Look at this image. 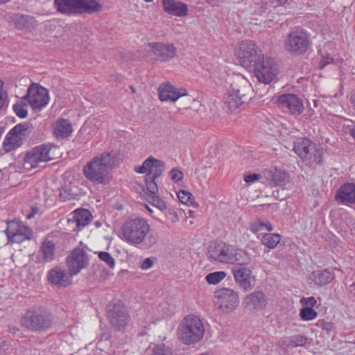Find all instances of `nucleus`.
<instances>
[{
  "label": "nucleus",
  "instance_id": "473e14b6",
  "mask_svg": "<svg viewBox=\"0 0 355 355\" xmlns=\"http://www.w3.org/2000/svg\"><path fill=\"white\" fill-rule=\"evenodd\" d=\"M307 341L306 337L303 335L297 334L286 337L282 341L284 345L287 347H296L304 346Z\"/></svg>",
  "mask_w": 355,
  "mask_h": 355
},
{
  "label": "nucleus",
  "instance_id": "dca6fc26",
  "mask_svg": "<svg viewBox=\"0 0 355 355\" xmlns=\"http://www.w3.org/2000/svg\"><path fill=\"white\" fill-rule=\"evenodd\" d=\"M130 315L125 304L120 300L112 304V329L124 331L129 321Z\"/></svg>",
  "mask_w": 355,
  "mask_h": 355
},
{
  "label": "nucleus",
  "instance_id": "a211bd4d",
  "mask_svg": "<svg viewBox=\"0 0 355 355\" xmlns=\"http://www.w3.org/2000/svg\"><path fill=\"white\" fill-rule=\"evenodd\" d=\"M50 149L45 145H40L31 151L25 156V164L29 168H35L40 162H46L51 159L49 155Z\"/></svg>",
  "mask_w": 355,
  "mask_h": 355
},
{
  "label": "nucleus",
  "instance_id": "6ab92c4d",
  "mask_svg": "<svg viewBox=\"0 0 355 355\" xmlns=\"http://www.w3.org/2000/svg\"><path fill=\"white\" fill-rule=\"evenodd\" d=\"M215 297L218 300L220 307L225 308L227 310L232 311L239 305L238 293L232 289L223 288L217 290L214 293Z\"/></svg>",
  "mask_w": 355,
  "mask_h": 355
},
{
  "label": "nucleus",
  "instance_id": "5fc2aeb1",
  "mask_svg": "<svg viewBox=\"0 0 355 355\" xmlns=\"http://www.w3.org/2000/svg\"><path fill=\"white\" fill-rule=\"evenodd\" d=\"M123 155H121V154H119V156L117 157H112V168L114 166H118L121 163V162L123 160Z\"/></svg>",
  "mask_w": 355,
  "mask_h": 355
},
{
  "label": "nucleus",
  "instance_id": "9b49d317",
  "mask_svg": "<svg viewBox=\"0 0 355 355\" xmlns=\"http://www.w3.org/2000/svg\"><path fill=\"white\" fill-rule=\"evenodd\" d=\"M255 76L260 83L270 84L279 73V69L275 61L263 56L255 64H253Z\"/></svg>",
  "mask_w": 355,
  "mask_h": 355
},
{
  "label": "nucleus",
  "instance_id": "cd10ccee",
  "mask_svg": "<svg viewBox=\"0 0 355 355\" xmlns=\"http://www.w3.org/2000/svg\"><path fill=\"white\" fill-rule=\"evenodd\" d=\"M312 278L315 284L322 286L330 284L334 279L335 275L332 270L324 269L313 272Z\"/></svg>",
  "mask_w": 355,
  "mask_h": 355
},
{
  "label": "nucleus",
  "instance_id": "ddd939ff",
  "mask_svg": "<svg viewBox=\"0 0 355 355\" xmlns=\"http://www.w3.org/2000/svg\"><path fill=\"white\" fill-rule=\"evenodd\" d=\"M159 97L162 101L175 102L181 97H186L184 107H189L193 99L189 96L184 88H176L169 83L161 84L158 88Z\"/></svg>",
  "mask_w": 355,
  "mask_h": 355
},
{
  "label": "nucleus",
  "instance_id": "b1692460",
  "mask_svg": "<svg viewBox=\"0 0 355 355\" xmlns=\"http://www.w3.org/2000/svg\"><path fill=\"white\" fill-rule=\"evenodd\" d=\"M263 174L265 179L268 181V184L271 187L284 185L288 178L287 173L281 170H278L276 167L266 169L263 172Z\"/></svg>",
  "mask_w": 355,
  "mask_h": 355
},
{
  "label": "nucleus",
  "instance_id": "4468645a",
  "mask_svg": "<svg viewBox=\"0 0 355 355\" xmlns=\"http://www.w3.org/2000/svg\"><path fill=\"white\" fill-rule=\"evenodd\" d=\"M70 276L76 275L83 268L89 265V258L86 252L80 248H76L66 259Z\"/></svg>",
  "mask_w": 355,
  "mask_h": 355
},
{
  "label": "nucleus",
  "instance_id": "ea45409f",
  "mask_svg": "<svg viewBox=\"0 0 355 355\" xmlns=\"http://www.w3.org/2000/svg\"><path fill=\"white\" fill-rule=\"evenodd\" d=\"M147 200L160 210H164L166 208L165 202L157 194H148Z\"/></svg>",
  "mask_w": 355,
  "mask_h": 355
},
{
  "label": "nucleus",
  "instance_id": "052dcab7",
  "mask_svg": "<svg viewBox=\"0 0 355 355\" xmlns=\"http://www.w3.org/2000/svg\"><path fill=\"white\" fill-rule=\"evenodd\" d=\"M352 103L355 105V95H353L351 98Z\"/></svg>",
  "mask_w": 355,
  "mask_h": 355
},
{
  "label": "nucleus",
  "instance_id": "6e6552de",
  "mask_svg": "<svg viewBox=\"0 0 355 355\" xmlns=\"http://www.w3.org/2000/svg\"><path fill=\"white\" fill-rule=\"evenodd\" d=\"M294 150L307 165L311 166L322 162V148L306 138L301 139L295 143Z\"/></svg>",
  "mask_w": 355,
  "mask_h": 355
},
{
  "label": "nucleus",
  "instance_id": "412c9836",
  "mask_svg": "<svg viewBox=\"0 0 355 355\" xmlns=\"http://www.w3.org/2000/svg\"><path fill=\"white\" fill-rule=\"evenodd\" d=\"M148 46L153 50L157 61L166 62L176 55V48L173 44L150 42Z\"/></svg>",
  "mask_w": 355,
  "mask_h": 355
},
{
  "label": "nucleus",
  "instance_id": "de8ad7c7",
  "mask_svg": "<svg viewBox=\"0 0 355 355\" xmlns=\"http://www.w3.org/2000/svg\"><path fill=\"white\" fill-rule=\"evenodd\" d=\"M154 259H155V258L149 257V258L145 259L141 263L140 268L142 270H148V269L150 268L153 266Z\"/></svg>",
  "mask_w": 355,
  "mask_h": 355
},
{
  "label": "nucleus",
  "instance_id": "680f3d73",
  "mask_svg": "<svg viewBox=\"0 0 355 355\" xmlns=\"http://www.w3.org/2000/svg\"><path fill=\"white\" fill-rule=\"evenodd\" d=\"M10 0H0V4H3V3H6L8 1H10Z\"/></svg>",
  "mask_w": 355,
  "mask_h": 355
},
{
  "label": "nucleus",
  "instance_id": "864d4df0",
  "mask_svg": "<svg viewBox=\"0 0 355 355\" xmlns=\"http://www.w3.org/2000/svg\"><path fill=\"white\" fill-rule=\"evenodd\" d=\"M333 61H334V58L330 57V56H327L326 58H323L321 60V61L319 62L318 67L320 69H323L328 64L332 63Z\"/></svg>",
  "mask_w": 355,
  "mask_h": 355
},
{
  "label": "nucleus",
  "instance_id": "4c0bfd02",
  "mask_svg": "<svg viewBox=\"0 0 355 355\" xmlns=\"http://www.w3.org/2000/svg\"><path fill=\"white\" fill-rule=\"evenodd\" d=\"M300 315L303 320H312L315 319L318 313L311 307H304L300 310Z\"/></svg>",
  "mask_w": 355,
  "mask_h": 355
},
{
  "label": "nucleus",
  "instance_id": "f257e3e1",
  "mask_svg": "<svg viewBox=\"0 0 355 355\" xmlns=\"http://www.w3.org/2000/svg\"><path fill=\"white\" fill-rule=\"evenodd\" d=\"M150 231V225L141 217L129 218L121 226L123 238L127 243L141 245L146 249L152 248L158 241L157 235Z\"/></svg>",
  "mask_w": 355,
  "mask_h": 355
},
{
  "label": "nucleus",
  "instance_id": "f03ea898",
  "mask_svg": "<svg viewBox=\"0 0 355 355\" xmlns=\"http://www.w3.org/2000/svg\"><path fill=\"white\" fill-rule=\"evenodd\" d=\"M54 322L52 313L42 306H33L25 311L19 318V324L30 332H44L51 328Z\"/></svg>",
  "mask_w": 355,
  "mask_h": 355
},
{
  "label": "nucleus",
  "instance_id": "bb28decb",
  "mask_svg": "<svg viewBox=\"0 0 355 355\" xmlns=\"http://www.w3.org/2000/svg\"><path fill=\"white\" fill-rule=\"evenodd\" d=\"M48 279L52 284L62 287H67L71 283L66 273L59 268H53L49 272Z\"/></svg>",
  "mask_w": 355,
  "mask_h": 355
},
{
  "label": "nucleus",
  "instance_id": "4be33fe9",
  "mask_svg": "<svg viewBox=\"0 0 355 355\" xmlns=\"http://www.w3.org/2000/svg\"><path fill=\"white\" fill-rule=\"evenodd\" d=\"M245 265H236L232 268V272L236 282L239 286L247 291L253 287L252 282L254 277L252 275V270Z\"/></svg>",
  "mask_w": 355,
  "mask_h": 355
},
{
  "label": "nucleus",
  "instance_id": "8fccbe9b",
  "mask_svg": "<svg viewBox=\"0 0 355 355\" xmlns=\"http://www.w3.org/2000/svg\"><path fill=\"white\" fill-rule=\"evenodd\" d=\"M301 303L306 306V307H311L313 308L317 303L316 300L313 297H309L306 298H302L301 300Z\"/></svg>",
  "mask_w": 355,
  "mask_h": 355
},
{
  "label": "nucleus",
  "instance_id": "f704fd0d",
  "mask_svg": "<svg viewBox=\"0 0 355 355\" xmlns=\"http://www.w3.org/2000/svg\"><path fill=\"white\" fill-rule=\"evenodd\" d=\"M281 236L279 234H264L261 239V243L270 249L275 248L280 242Z\"/></svg>",
  "mask_w": 355,
  "mask_h": 355
},
{
  "label": "nucleus",
  "instance_id": "72a5a7b5",
  "mask_svg": "<svg viewBox=\"0 0 355 355\" xmlns=\"http://www.w3.org/2000/svg\"><path fill=\"white\" fill-rule=\"evenodd\" d=\"M33 127L31 123L25 122L16 125L12 129L13 132L19 135L22 141L26 139L30 135Z\"/></svg>",
  "mask_w": 355,
  "mask_h": 355
},
{
  "label": "nucleus",
  "instance_id": "0e129e2a",
  "mask_svg": "<svg viewBox=\"0 0 355 355\" xmlns=\"http://www.w3.org/2000/svg\"><path fill=\"white\" fill-rule=\"evenodd\" d=\"M37 210H38L37 208L33 207L32 208V211H33L32 213H34V214H35L37 211Z\"/></svg>",
  "mask_w": 355,
  "mask_h": 355
},
{
  "label": "nucleus",
  "instance_id": "7c9ffc66",
  "mask_svg": "<svg viewBox=\"0 0 355 355\" xmlns=\"http://www.w3.org/2000/svg\"><path fill=\"white\" fill-rule=\"evenodd\" d=\"M55 245L53 241H46L40 247V252L42 254V259L45 261H51L54 259Z\"/></svg>",
  "mask_w": 355,
  "mask_h": 355
},
{
  "label": "nucleus",
  "instance_id": "c85d7f7f",
  "mask_svg": "<svg viewBox=\"0 0 355 355\" xmlns=\"http://www.w3.org/2000/svg\"><path fill=\"white\" fill-rule=\"evenodd\" d=\"M23 141L19 135L13 132V129H11L4 139L3 147L6 152H10L21 146Z\"/></svg>",
  "mask_w": 355,
  "mask_h": 355
},
{
  "label": "nucleus",
  "instance_id": "9d476101",
  "mask_svg": "<svg viewBox=\"0 0 355 355\" xmlns=\"http://www.w3.org/2000/svg\"><path fill=\"white\" fill-rule=\"evenodd\" d=\"M235 55L240 64L246 69L253 67L263 56L260 51L259 53L256 44L250 40L242 41Z\"/></svg>",
  "mask_w": 355,
  "mask_h": 355
},
{
  "label": "nucleus",
  "instance_id": "5701e85b",
  "mask_svg": "<svg viewBox=\"0 0 355 355\" xmlns=\"http://www.w3.org/2000/svg\"><path fill=\"white\" fill-rule=\"evenodd\" d=\"M335 199L339 204L345 205L355 203V184H344L337 191Z\"/></svg>",
  "mask_w": 355,
  "mask_h": 355
},
{
  "label": "nucleus",
  "instance_id": "13d9d810",
  "mask_svg": "<svg viewBox=\"0 0 355 355\" xmlns=\"http://www.w3.org/2000/svg\"><path fill=\"white\" fill-rule=\"evenodd\" d=\"M115 208L116 209H119V210L122 209H123V205H115Z\"/></svg>",
  "mask_w": 355,
  "mask_h": 355
},
{
  "label": "nucleus",
  "instance_id": "f3484780",
  "mask_svg": "<svg viewBox=\"0 0 355 355\" xmlns=\"http://www.w3.org/2000/svg\"><path fill=\"white\" fill-rule=\"evenodd\" d=\"M279 107L287 110L293 115L298 116L304 110V105L301 98L293 94L280 95L277 101Z\"/></svg>",
  "mask_w": 355,
  "mask_h": 355
},
{
  "label": "nucleus",
  "instance_id": "a19ab883",
  "mask_svg": "<svg viewBox=\"0 0 355 355\" xmlns=\"http://www.w3.org/2000/svg\"><path fill=\"white\" fill-rule=\"evenodd\" d=\"M156 179L150 178V176H145V182L146 188L149 192L148 194H157L158 191V187L155 182Z\"/></svg>",
  "mask_w": 355,
  "mask_h": 355
},
{
  "label": "nucleus",
  "instance_id": "0eeeda50",
  "mask_svg": "<svg viewBox=\"0 0 355 355\" xmlns=\"http://www.w3.org/2000/svg\"><path fill=\"white\" fill-rule=\"evenodd\" d=\"M59 12L64 14L93 13L101 8L96 0H55Z\"/></svg>",
  "mask_w": 355,
  "mask_h": 355
},
{
  "label": "nucleus",
  "instance_id": "bf43d9fd",
  "mask_svg": "<svg viewBox=\"0 0 355 355\" xmlns=\"http://www.w3.org/2000/svg\"><path fill=\"white\" fill-rule=\"evenodd\" d=\"M34 216V213H31L27 215V218L31 219Z\"/></svg>",
  "mask_w": 355,
  "mask_h": 355
},
{
  "label": "nucleus",
  "instance_id": "a878e982",
  "mask_svg": "<svg viewBox=\"0 0 355 355\" xmlns=\"http://www.w3.org/2000/svg\"><path fill=\"white\" fill-rule=\"evenodd\" d=\"M92 218V215L89 210L78 209L74 211L73 217L68 219V221L75 223L77 230L80 231L90 223Z\"/></svg>",
  "mask_w": 355,
  "mask_h": 355
},
{
  "label": "nucleus",
  "instance_id": "f8f14e48",
  "mask_svg": "<svg viewBox=\"0 0 355 355\" xmlns=\"http://www.w3.org/2000/svg\"><path fill=\"white\" fill-rule=\"evenodd\" d=\"M8 243H21L25 241H30L33 237L32 230L19 220H12L7 223V227L4 231Z\"/></svg>",
  "mask_w": 355,
  "mask_h": 355
},
{
  "label": "nucleus",
  "instance_id": "6e6d98bb",
  "mask_svg": "<svg viewBox=\"0 0 355 355\" xmlns=\"http://www.w3.org/2000/svg\"><path fill=\"white\" fill-rule=\"evenodd\" d=\"M28 21H29L28 16L21 15L18 19L19 24H22L24 26H26V24L28 23Z\"/></svg>",
  "mask_w": 355,
  "mask_h": 355
},
{
  "label": "nucleus",
  "instance_id": "774afa93",
  "mask_svg": "<svg viewBox=\"0 0 355 355\" xmlns=\"http://www.w3.org/2000/svg\"><path fill=\"white\" fill-rule=\"evenodd\" d=\"M144 1L147 3H150V2L153 1V0H144Z\"/></svg>",
  "mask_w": 355,
  "mask_h": 355
},
{
  "label": "nucleus",
  "instance_id": "58836bf2",
  "mask_svg": "<svg viewBox=\"0 0 355 355\" xmlns=\"http://www.w3.org/2000/svg\"><path fill=\"white\" fill-rule=\"evenodd\" d=\"M316 326L322 329L323 331H325L329 335L335 333V326L331 322H327L324 320H319L316 323Z\"/></svg>",
  "mask_w": 355,
  "mask_h": 355
},
{
  "label": "nucleus",
  "instance_id": "393cba45",
  "mask_svg": "<svg viewBox=\"0 0 355 355\" xmlns=\"http://www.w3.org/2000/svg\"><path fill=\"white\" fill-rule=\"evenodd\" d=\"M162 5L166 12L178 16L185 17L188 15V8L186 4L175 0H162Z\"/></svg>",
  "mask_w": 355,
  "mask_h": 355
},
{
  "label": "nucleus",
  "instance_id": "79ce46f5",
  "mask_svg": "<svg viewBox=\"0 0 355 355\" xmlns=\"http://www.w3.org/2000/svg\"><path fill=\"white\" fill-rule=\"evenodd\" d=\"M150 355H174L171 349L164 345H158L153 348Z\"/></svg>",
  "mask_w": 355,
  "mask_h": 355
},
{
  "label": "nucleus",
  "instance_id": "4d7b16f0",
  "mask_svg": "<svg viewBox=\"0 0 355 355\" xmlns=\"http://www.w3.org/2000/svg\"><path fill=\"white\" fill-rule=\"evenodd\" d=\"M2 86H3V83L0 80V109L1 108V107L3 105V99L2 93H1Z\"/></svg>",
  "mask_w": 355,
  "mask_h": 355
},
{
  "label": "nucleus",
  "instance_id": "1a4fd4ad",
  "mask_svg": "<svg viewBox=\"0 0 355 355\" xmlns=\"http://www.w3.org/2000/svg\"><path fill=\"white\" fill-rule=\"evenodd\" d=\"M310 42L307 33L302 29L292 30L285 38L284 46L285 50L296 55L305 53Z\"/></svg>",
  "mask_w": 355,
  "mask_h": 355
},
{
  "label": "nucleus",
  "instance_id": "aec40b11",
  "mask_svg": "<svg viewBox=\"0 0 355 355\" xmlns=\"http://www.w3.org/2000/svg\"><path fill=\"white\" fill-rule=\"evenodd\" d=\"M268 304V297L262 291H254L247 295L243 300V305L245 309L252 312L263 310Z\"/></svg>",
  "mask_w": 355,
  "mask_h": 355
},
{
  "label": "nucleus",
  "instance_id": "49530a36",
  "mask_svg": "<svg viewBox=\"0 0 355 355\" xmlns=\"http://www.w3.org/2000/svg\"><path fill=\"white\" fill-rule=\"evenodd\" d=\"M170 174L171 179L176 182L182 180L184 178L183 173L178 168H173L171 171Z\"/></svg>",
  "mask_w": 355,
  "mask_h": 355
},
{
  "label": "nucleus",
  "instance_id": "603ef678",
  "mask_svg": "<svg viewBox=\"0 0 355 355\" xmlns=\"http://www.w3.org/2000/svg\"><path fill=\"white\" fill-rule=\"evenodd\" d=\"M71 192L67 189H62L60 192V197L63 201L68 200L71 198Z\"/></svg>",
  "mask_w": 355,
  "mask_h": 355
},
{
  "label": "nucleus",
  "instance_id": "09e8293b",
  "mask_svg": "<svg viewBox=\"0 0 355 355\" xmlns=\"http://www.w3.org/2000/svg\"><path fill=\"white\" fill-rule=\"evenodd\" d=\"M98 254V258L105 261L108 266L111 267V255L110 253L107 252H96Z\"/></svg>",
  "mask_w": 355,
  "mask_h": 355
},
{
  "label": "nucleus",
  "instance_id": "69168bd1",
  "mask_svg": "<svg viewBox=\"0 0 355 355\" xmlns=\"http://www.w3.org/2000/svg\"><path fill=\"white\" fill-rule=\"evenodd\" d=\"M313 105H314V107H318V103H317V101H313Z\"/></svg>",
  "mask_w": 355,
  "mask_h": 355
},
{
  "label": "nucleus",
  "instance_id": "39448f33",
  "mask_svg": "<svg viewBox=\"0 0 355 355\" xmlns=\"http://www.w3.org/2000/svg\"><path fill=\"white\" fill-rule=\"evenodd\" d=\"M207 257L209 259L214 261L234 265H248L250 262V258L247 252L224 242L210 245Z\"/></svg>",
  "mask_w": 355,
  "mask_h": 355
},
{
  "label": "nucleus",
  "instance_id": "37998d69",
  "mask_svg": "<svg viewBox=\"0 0 355 355\" xmlns=\"http://www.w3.org/2000/svg\"><path fill=\"white\" fill-rule=\"evenodd\" d=\"M178 197L184 204L192 203L194 200L193 195L190 192L184 190H180L178 193Z\"/></svg>",
  "mask_w": 355,
  "mask_h": 355
},
{
  "label": "nucleus",
  "instance_id": "3c124183",
  "mask_svg": "<svg viewBox=\"0 0 355 355\" xmlns=\"http://www.w3.org/2000/svg\"><path fill=\"white\" fill-rule=\"evenodd\" d=\"M261 178V175L253 173L245 175L244 178V180L247 183H253L256 181H258Z\"/></svg>",
  "mask_w": 355,
  "mask_h": 355
},
{
  "label": "nucleus",
  "instance_id": "338daca9",
  "mask_svg": "<svg viewBox=\"0 0 355 355\" xmlns=\"http://www.w3.org/2000/svg\"><path fill=\"white\" fill-rule=\"evenodd\" d=\"M95 225L96 227H99L101 224L99 222H95Z\"/></svg>",
  "mask_w": 355,
  "mask_h": 355
},
{
  "label": "nucleus",
  "instance_id": "c9c22d12",
  "mask_svg": "<svg viewBox=\"0 0 355 355\" xmlns=\"http://www.w3.org/2000/svg\"><path fill=\"white\" fill-rule=\"evenodd\" d=\"M263 227H266L268 232H271L273 230L272 224L268 220L257 219L255 221L250 223V230L253 233L259 232Z\"/></svg>",
  "mask_w": 355,
  "mask_h": 355
},
{
  "label": "nucleus",
  "instance_id": "7ed1b4c3",
  "mask_svg": "<svg viewBox=\"0 0 355 355\" xmlns=\"http://www.w3.org/2000/svg\"><path fill=\"white\" fill-rule=\"evenodd\" d=\"M230 82L225 104L230 110H234L251 100L253 89L250 82L241 75L230 77Z\"/></svg>",
  "mask_w": 355,
  "mask_h": 355
},
{
  "label": "nucleus",
  "instance_id": "20e7f679",
  "mask_svg": "<svg viewBox=\"0 0 355 355\" xmlns=\"http://www.w3.org/2000/svg\"><path fill=\"white\" fill-rule=\"evenodd\" d=\"M111 170V152H105L94 157L83 167V174L87 180L98 184L110 182Z\"/></svg>",
  "mask_w": 355,
  "mask_h": 355
},
{
  "label": "nucleus",
  "instance_id": "a18cd8bd",
  "mask_svg": "<svg viewBox=\"0 0 355 355\" xmlns=\"http://www.w3.org/2000/svg\"><path fill=\"white\" fill-rule=\"evenodd\" d=\"M24 107L25 105L22 103H17L13 105V111L17 116L21 119L26 118L28 114L27 110Z\"/></svg>",
  "mask_w": 355,
  "mask_h": 355
},
{
  "label": "nucleus",
  "instance_id": "e433bc0d",
  "mask_svg": "<svg viewBox=\"0 0 355 355\" xmlns=\"http://www.w3.org/2000/svg\"><path fill=\"white\" fill-rule=\"evenodd\" d=\"M226 276L224 271H217L208 274L205 279L209 284H217L221 282Z\"/></svg>",
  "mask_w": 355,
  "mask_h": 355
},
{
  "label": "nucleus",
  "instance_id": "c03bdc74",
  "mask_svg": "<svg viewBox=\"0 0 355 355\" xmlns=\"http://www.w3.org/2000/svg\"><path fill=\"white\" fill-rule=\"evenodd\" d=\"M153 166L152 159L150 157L147 158L140 166H135V171L138 173H146L149 172V169H151Z\"/></svg>",
  "mask_w": 355,
  "mask_h": 355
},
{
  "label": "nucleus",
  "instance_id": "c756f323",
  "mask_svg": "<svg viewBox=\"0 0 355 355\" xmlns=\"http://www.w3.org/2000/svg\"><path fill=\"white\" fill-rule=\"evenodd\" d=\"M53 132L55 135L58 137H67L71 135L72 132L71 124L67 119H59L54 125Z\"/></svg>",
  "mask_w": 355,
  "mask_h": 355
},
{
  "label": "nucleus",
  "instance_id": "2eb2a0df",
  "mask_svg": "<svg viewBox=\"0 0 355 355\" xmlns=\"http://www.w3.org/2000/svg\"><path fill=\"white\" fill-rule=\"evenodd\" d=\"M24 98L28 101L33 110H40L46 106L49 99L47 90L35 84H32L28 87Z\"/></svg>",
  "mask_w": 355,
  "mask_h": 355
},
{
  "label": "nucleus",
  "instance_id": "423d86ee",
  "mask_svg": "<svg viewBox=\"0 0 355 355\" xmlns=\"http://www.w3.org/2000/svg\"><path fill=\"white\" fill-rule=\"evenodd\" d=\"M205 334L202 321L196 316H186L178 328V338L186 345L200 341Z\"/></svg>",
  "mask_w": 355,
  "mask_h": 355
},
{
  "label": "nucleus",
  "instance_id": "2f4dec72",
  "mask_svg": "<svg viewBox=\"0 0 355 355\" xmlns=\"http://www.w3.org/2000/svg\"><path fill=\"white\" fill-rule=\"evenodd\" d=\"M150 158L152 159L153 166L151 169H149V172L146 175L157 179L162 175L165 169L166 164L164 162L157 159L152 156H150Z\"/></svg>",
  "mask_w": 355,
  "mask_h": 355
},
{
  "label": "nucleus",
  "instance_id": "e2e57ef3",
  "mask_svg": "<svg viewBox=\"0 0 355 355\" xmlns=\"http://www.w3.org/2000/svg\"><path fill=\"white\" fill-rule=\"evenodd\" d=\"M130 90H131V92L132 93H135L136 92V89H135V88L133 86H130Z\"/></svg>",
  "mask_w": 355,
  "mask_h": 355
}]
</instances>
